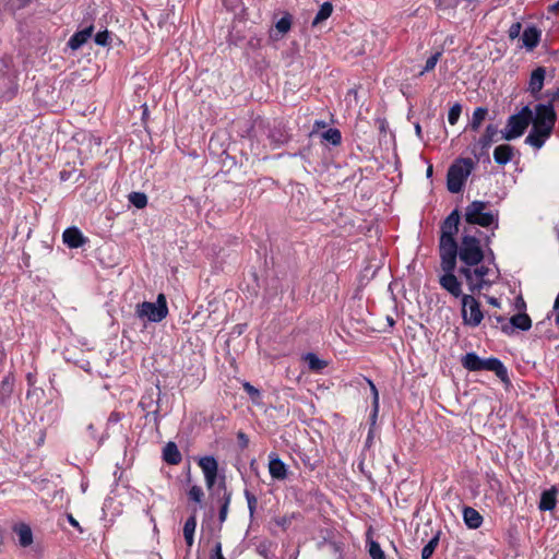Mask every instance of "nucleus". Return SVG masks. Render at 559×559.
Returning <instances> with one entry per match:
<instances>
[{
    "label": "nucleus",
    "mask_w": 559,
    "mask_h": 559,
    "mask_svg": "<svg viewBox=\"0 0 559 559\" xmlns=\"http://www.w3.org/2000/svg\"><path fill=\"white\" fill-rule=\"evenodd\" d=\"M62 239L69 248H80L86 242L83 234L76 227L67 228L62 234Z\"/></svg>",
    "instance_id": "nucleus-16"
},
{
    "label": "nucleus",
    "mask_w": 559,
    "mask_h": 559,
    "mask_svg": "<svg viewBox=\"0 0 559 559\" xmlns=\"http://www.w3.org/2000/svg\"><path fill=\"white\" fill-rule=\"evenodd\" d=\"M481 364H483V358L477 356L475 353H467L462 358L463 367L469 371L481 370Z\"/></svg>",
    "instance_id": "nucleus-25"
},
{
    "label": "nucleus",
    "mask_w": 559,
    "mask_h": 559,
    "mask_svg": "<svg viewBox=\"0 0 559 559\" xmlns=\"http://www.w3.org/2000/svg\"><path fill=\"white\" fill-rule=\"evenodd\" d=\"M460 215L455 210L443 222L440 237V255H450L457 253V243L455 235L459 230Z\"/></svg>",
    "instance_id": "nucleus-4"
},
{
    "label": "nucleus",
    "mask_w": 559,
    "mask_h": 559,
    "mask_svg": "<svg viewBox=\"0 0 559 559\" xmlns=\"http://www.w3.org/2000/svg\"><path fill=\"white\" fill-rule=\"evenodd\" d=\"M230 500H231L230 492H227L225 490L224 496H223V503L221 506L219 513H218V520L221 523L225 522L227 519Z\"/></svg>",
    "instance_id": "nucleus-33"
},
{
    "label": "nucleus",
    "mask_w": 559,
    "mask_h": 559,
    "mask_svg": "<svg viewBox=\"0 0 559 559\" xmlns=\"http://www.w3.org/2000/svg\"><path fill=\"white\" fill-rule=\"evenodd\" d=\"M431 176H432V166L429 165L427 168V177H431Z\"/></svg>",
    "instance_id": "nucleus-51"
},
{
    "label": "nucleus",
    "mask_w": 559,
    "mask_h": 559,
    "mask_svg": "<svg viewBox=\"0 0 559 559\" xmlns=\"http://www.w3.org/2000/svg\"><path fill=\"white\" fill-rule=\"evenodd\" d=\"M201 467L207 489H212L218 472V463L214 456H203L198 462Z\"/></svg>",
    "instance_id": "nucleus-12"
},
{
    "label": "nucleus",
    "mask_w": 559,
    "mask_h": 559,
    "mask_svg": "<svg viewBox=\"0 0 559 559\" xmlns=\"http://www.w3.org/2000/svg\"><path fill=\"white\" fill-rule=\"evenodd\" d=\"M555 321L559 325V312L557 313Z\"/></svg>",
    "instance_id": "nucleus-54"
},
{
    "label": "nucleus",
    "mask_w": 559,
    "mask_h": 559,
    "mask_svg": "<svg viewBox=\"0 0 559 559\" xmlns=\"http://www.w3.org/2000/svg\"><path fill=\"white\" fill-rule=\"evenodd\" d=\"M245 496H246V499H247V502H248L249 511H250L251 514H253L255 506H257V498L252 493H250L249 491H246Z\"/></svg>",
    "instance_id": "nucleus-45"
},
{
    "label": "nucleus",
    "mask_w": 559,
    "mask_h": 559,
    "mask_svg": "<svg viewBox=\"0 0 559 559\" xmlns=\"http://www.w3.org/2000/svg\"><path fill=\"white\" fill-rule=\"evenodd\" d=\"M368 552L372 559H384L383 550L374 540H368Z\"/></svg>",
    "instance_id": "nucleus-34"
},
{
    "label": "nucleus",
    "mask_w": 559,
    "mask_h": 559,
    "mask_svg": "<svg viewBox=\"0 0 559 559\" xmlns=\"http://www.w3.org/2000/svg\"><path fill=\"white\" fill-rule=\"evenodd\" d=\"M164 460L171 465H176L181 461V454L174 442H168L163 450Z\"/></svg>",
    "instance_id": "nucleus-24"
},
{
    "label": "nucleus",
    "mask_w": 559,
    "mask_h": 559,
    "mask_svg": "<svg viewBox=\"0 0 559 559\" xmlns=\"http://www.w3.org/2000/svg\"><path fill=\"white\" fill-rule=\"evenodd\" d=\"M441 55L442 53L440 51H437L432 56H430L427 59L426 64L424 69L420 71L419 75H424L426 72L432 71L436 68Z\"/></svg>",
    "instance_id": "nucleus-35"
},
{
    "label": "nucleus",
    "mask_w": 559,
    "mask_h": 559,
    "mask_svg": "<svg viewBox=\"0 0 559 559\" xmlns=\"http://www.w3.org/2000/svg\"><path fill=\"white\" fill-rule=\"evenodd\" d=\"M210 559H226L223 556L222 544L219 542L215 543L214 548L212 549V552L210 555Z\"/></svg>",
    "instance_id": "nucleus-43"
},
{
    "label": "nucleus",
    "mask_w": 559,
    "mask_h": 559,
    "mask_svg": "<svg viewBox=\"0 0 559 559\" xmlns=\"http://www.w3.org/2000/svg\"><path fill=\"white\" fill-rule=\"evenodd\" d=\"M463 519L469 528H478L483 523V518L479 512L471 507H465L463 510Z\"/></svg>",
    "instance_id": "nucleus-23"
},
{
    "label": "nucleus",
    "mask_w": 559,
    "mask_h": 559,
    "mask_svg": "<svg viewBox=\"0 0 559 559\" xmlns=\"http://www.w3.org/2000/svg\"><path fill=\"white\" fill-rule=\"evenodd\" d=\"M243 389L250 395L252 401L258 402V400L261 396V393H260V391L257 388L251 385L249 382H245L243 383Z\"/></svg>",
    "instance_id": "nucleus-42"
},
{
    "label": "nucleus",
    "mask_w": 559,
    "mask_h": 559,
    "mask_svg": "<svg viewBox=\"0 0 559 559\" xmlns=\"http://www.w3.org/2000/svg\"><path fill=\"white\" fill-rule=\"evenodd\" d=\"M68 521H69V523H70L73 527H75V528H78L80 532H82V528L80 527L79 522L73 518V515H72V514H68Z\"/></svg>",
    "instance_id": "nucleus-47"
},
{
    "label": "nucleus",
    "mask_w": 559,
    "mask_h": 559,
    "mask_svg": "<svg viewBox=\"0 0 559 559\" xmlns=\"http://www.w3.org/2000/svg\"><path fill=\"white\" fill-rule=\"evenodd\" d=\"M521 29H522V25L520 22H516V23H513L510 28H509V37L511 39H515L516 37H519L520 33H521Z\"/></svg>",
    "instance_id": "nucleus-44"
},
{
    "label": "nucleus",
    "mask_w": 559,
    "mask_h": 559,
    "mask_svg": "<svg viewBox=\"0 0 559 559\" xmlns=\"http://www.w3.org/2000/svg\"><path fill=\"white\" fill-rule=\"evenodd\" d=\"M532 121V109L524 106L518 114L512 115L502 130V139L511 141L520 138Z\"/></svg>",
    "instance_id": "nucleus-8"
},
{
    "label": "nucleus",
    "mask_w": 559,
    "mask_h": 559,
    "mask_svg": "<svg viewBox=\"0 0 559 559\" xmlns=\"http://www.w3.org/2000/svg\"><path fill=\"white\" fill-rule=\"evenodd\" d=\"M269 473L275 480H284L287 478L288 467L276 453H270L269 455Z\"/></svg>",
    "instance_id": "nucleus-13"
},
{
    "label": "nucleus",
    "mask_w": 559,
    "mask_h": 559,
    "mask_svg": "<svg viewBox=\"0 0 559 559\" xmlns=\"http://www.w3.org/2000/svg\"><path fill=\"white\" fill-rule=\"evenodd\" d=\"M129 202L136 209H143L147 204V197L143 192H131L129 194Z\"/></svg>",
    "instance_id": "nucleus-32"
},
{
    "label": "nucleus",
    "mask_w": 559,
    "mask_h": 559,
    "mask_svg": "<svg viewBox=\"0 0 559 559\" xmlns=\"http://www.w3.org/2000/svg\"><path fill=\"white\" fill-rule=\"evenodd\" d=\"M93 34V26H87L82 31L76 32L71 36V38L68 41V46L72 50H76L80 47H82L92 36Z\"/></svg>",
    "instance_id": "nucleus-17"
},
{
    "label": "nucleus",
    "mask_w": 559,
    "mask_h": 559,
    "mask_svg": "<svg viewBox=\"0 0 559 559\" xmlns=\"http://www.w3.org/2000/svg\"><path fill=\"white\" fill-rule=\"evenodd\" d=\"M197 527V516L195 514H192L189 516L183 525V536L186 539V543L189 547L193 545L194 542V532Z\"/></svg>",
    "instance_id": "nucleus-26"
},
{
    "label": "nucleus",
    "mask_w": 559,
    "mask_h": 559,
    "mask_svg": "<svg viewBox=\"0 0 559 559\" xmlns=\"http://www.w3.org/2000/svg\"><path fill=\"white\" fill-rule=\"evenodd\" d=\"M554 309H555V310H558V309H559V294L557 295V297H556V299H555Z\"/></svg>",
    "instance_id": "nucleus-50"
},
{
    "label": "nucleus",
    "mask_w": 559,
    "mask_h": 559,
    "mask_svg": "<svg viewBox=\"0 0 559 559\" xmlns=\"http://www.w3.org/2000/svg\"><path fill=\"white\" fill-rule=\"evenodd\" d=\"M513 157V147L509 144L498 145L493 151V159L499 165L508 164Z\"/></svg>",
    "instance_id": "nucleus-21"
},
{
    "label": "nucleus",
    "mask_w": 559,
    "mask_h": 559,
    "mask_svg": "<svg viewBox=\"0 0 559 559\" xmlns=\"http://www.w3.org/2000/svg\"><path fill=\"white\" fill-rule=\"evenodd\" d=\"M85 490H86V485L82 484V491L85 492Z\"/></svg>",
    "instance_id": "nucleus-55"
},
{
    "label": "nucleus",
    "mask_w": 559,
    "mask_h": 559,
    "mask_svg": "<svg viewBox=\"0 0 559 559\" xmlns=\"http://www.w3.org/2000/svg\"><path fill=\"white\" fill-rule=\"evenodd\" d=\"M290 26L292 21L288 15H285L282 19H280L275 25L276 29L282 34L287 33L290 29Z\"/></svg>",
    "instance_id": "nucleus-39"
},
{
    "label": "nucleus",
    "mask_w": 559,
    "mask_h": 559,
    "mask_svg": "<svg viewBox=\"0 0 559 559\" xmlns=\"http://www.w3.org/2000/svg\"><path fill=\"white\" fill-rule=\"evenodd\" d=\"M368 383L370 385L371 393H372L373 415L376 416L378 413V409H379V393H378V390H377L374 383L371 380H368Z\"/></svg>",
    "instance_id": "nucleus-41"
},
{
    "label": "nucleus",
    "mask_w": 559,
    "mask_h": 559,
    "mask_svg": "<svg viewBox=\"0 0 559 559\" xmlns=\"http://www.w3.org/2000/svg\"><path fill=\"white\" fill-rule=\"evenodd\" d=\"M511 328L508 325L503 326L504 332H509V329L516 328L521 331H527L532 326V320L526 313H518L510 319Z\"/></svg>",
    "instance_id": "nucleus-22"
},
{
    "label": "nucleus",
    "mask_w": 559,
    "mask_h": 559,
    "mask_svg": "<svg viewBox=\"0 0 559 559\" xmlns=\"http://www.w3.org/2000/svg\"><path fill=\"white\" fill-rule=\"evenodd\" d=\"M438 542H439L438 537H433L432 539H430L428 542V544H426L424 546V548L421 550V558L423 559H429L432 556V554H433V551H435V549H436V547L438 545Z\"/></svg>",
    "instance_id": "nucleus-36"
},
{
    "label": "nucleus",
    "mask_w": 559,
    "mask_h": 559,
    "mask_svg": "<svg viewBox=\"0 0 559 559\" xmlns=\"http://www.w3.org/2000/svg\"><path fill=\"white\" fill-rule=\"evenodd\" d=\"M545 78L546 69L544 67H538L531 73L527 91L536 99L539 98V93L543 90Z\"/></svg>",
    "instance_id": "nucleus-14"
},
{
    "label": "nucleus",
    "mask_w": 559,
    "mask_h": 559,
    "mask_svg": "<svg viewBox=\"0 0 559 559\" xmlns=\"http://www.w3.org/2000/svg\"><path fill=\"white\" fill-rule=\"evenodd\" d=\"M415 129H416V133L419 135L421 132L420 126L416 124Z\"/></svg>",
    "instance_id": "nucleus-52"
},
{
    "label": "nucleus",
    "mask_w": 559,
    "mask_h": 559,
    "mask_svg": "<svg viewBox=\"0 0 559 559\" xmlns=\"http://www.w3.org/2000/svg\"><path fill=\"white\" fill-rule=\"evenodd\" d=\"M474 168L469 158H459L449 168L447 175V187L452 193H459Z\"/></svg>",
    "instance_id": "nucleus-5"
},
{
    "label": "nucleus",
    "mask_w": 559,
    "mask_h": 559,
    "mask_svg": "<svg viewBox=\"0 0 559 559\" xmlns=\"http://www.w3.org/2000/svg\"><path fill=\"white\" fill-rule=\"evenodd\" d=\"M16 92V71L11 60L0 59V102L10 100Z\"/></svg>",
    "instance_id": "nucleus-9"
},
{
    "label": "nucleus",
    "mask_w": 559,
    "mask_h": 559,
    "mask_svg": "<svg viewBox=\"0 0 559 559\" xmlns=\"http://www.w3.org/2000/svg\"><path fill=\"white\" fill-rule=\"evenodd\" d=\"M441 269L443 274L439 278V284L453 297H462V285L454 275L456 266V254L440 255Z\"/></svg>",
    "instance_id": "nucleus-6"
},
{
    "label": "nucleus",
    "mask_w": 559,
    "mask_h": 559,
    "mask_svg": "<svg viewBox=\"0 0 559 559\" xmlns=\"http://www.w3.org/2000/svg\"><path fill=\"white\" fill-rule=\"evenodd\" d=\"M498 133V129L493 124H489L486 128L484 135L479 139L478 143L483 150L488 148L495 141V136Z\"/></svg>",
    "instance_id": "nucleus-27"
},
{
    "label": "nucleus",
    "mask_w": 559,
    "mask_h": 559,
    "mask_svg": "<svg viewBox=\"0 0 559 559\" xmlns=\"http://www.w3.org/2000/svg\"><path fill=\"white\" fill-rule=\"evenodd\" d=\"M459 272L465 278L472 293L488 288L499 277V271L495 264L485 265L481 262L475 265L460 266Z\"/></svg>",
    "instance_id": "nucleus-2"
},
{
    "label": "nucleus",
    "mask_w": 559,
    "mask_h": 559,
    "mask_svg": "<svg viewBox=\"0 0 559 559\" xmlns=\"http://www.w3.org/2000/svg\"><path fill=\"white\" fill-rule=\"evenodd\" d=\"M557 9H559V3L551 5V10H557Z\"/></svg>",
    "instance_id": "nucleus-53"
},
{
    "label": "nucleus",
    "mask_w": 559,
    "mask_h": 559,
    "mask_svg": "<svg viewBox=\"0 0 559 559\" xmlns=\"http://www.w3.org/2000/svg\"><path fill=\"white\" fill-rule=\"evenodd\" d=\"M481 370L493 371L503 383H510L507 368L497 358L483 359Z\"/></svg>",
    "instance_id": "nucleus-15"
},
{
    "label": "nucleus",
    "mask_w": 559,
    "mask_h": 559,
    "mask_svg": "<svg viewBox=\"0 0 559 559\" xmlns=\"http://www.w3.org/2000/svg\"><path fill=\"white\" fill-rule=\"evenodd\" d=\"M461 112H462L461 105L460 104L453 105L450 108L449 112H448V121H449V123L454 126L457 122V120H459V118L461 116Z\"/></svg>",
    "instance_id": "nucleus-37"
},
{
    "label": "nucleus",
    "mask_w": 559,
    "mask_h": 559,
    "mask_svg": "<svg viewBox=\"0 0 559 559\" xmlns=\"http://www.w3.org/2000/svg\"><path fill=\"white\" fill-rule=\"evenodd\" d=\"M487 301H488V304H490L493 307H497V308L500 307V301L496 297H488Z\"/></svg>",
    "instance_id": "nucleus-49"
},
{
    "label": "nucleus",
    "mask_w": 559,
    "mask_h": 559,
    "mask_svg": "<svg viewBox=\"0 0 559 559\" xmlns=\"http://www.w3.org/2000/svg\"><path fill=\"white\" fill-rule=\"evenodd\" d=\"M14 533L17 536L19 545L22 547H27L33 543V533L28 525L24 523H19L14 526Z\"/></svg>",
    "instance_id": "nucleus-18"
},
{
    "label": "nucleus",
    "mask_w": 559,
    "mask_h": 559,
    "mask_svg": "<svg viewBox=\"0 0 559 559\" xmlns=\"http://www.w3.org/2000/svg\"><path fill=\"white\" fill-rule=\"evenodd\" d=\"M237 437H238V440L240 441V444L242 448L248 447L249 439L243 432H241V431L238 432Z\"/></svg>",
    "instance_id": "nucleus-46"
},
{
    "label": "nucleus",
    "mask_w": 559,
    "mask_h": 559,
    "mask_svg": "<svg viewBox=\"0 0 559 559\" xmlns=\"http://www.w3.org/2000/svg\"><path fill=\"white\" fill-rule=\"evenodd\" d=\"M497 321L498 322H501L502 321V318L501 317H496Z\"/></svg>",
    "instance_id": "nucleus-56"
},
{
    "label": "nucleus",
    "mask_w": 559,
    "mask_h": 559,
    "mask_svg": "<svg viewBox=\"0 0 559 559\" xmlns=\"http://www.w3.org/2000/svg\"><path fill=\"white\" fill-rule=\"evenodd\" d=\"M88 428L91 429V431H94L93 425H90Z\"/></svg>",
    "instance_id": "nucleus-57"
},
{
    "label": "nucleus",
    "mask_w": 559,
    "mask_h": 559,
    "mask_svg": "<svg viewBox=\"0 0 559 559\" xmlns=\"http://www.w3.org/2000/svg\"><path fill=\"white\" fill-rule=\"evenodd\" d=\"M305 360L307 361L309 368L313 371H320L326 367V362L312 353L306 354Z\"/></svg>",
    "instance_id": "nucleus-30"
},
{
    "label": "nucleus",
    "mask_w": 559,
    "mask_h": 559,
    "mask_svg": "<svg viewBox=\"0 0 559 559\" xmlns=\"http://www.w3.org/2000/svg\"><path fill=\"white\" fill-rule=\"evenodd\" d=\"M322 139L332 145H338L342 141V135L338 129L330 128L322 133Z\"/></svg>",
    "instance_id": "nucleus-31"
},
{
    "label": "nucleus",
    "mask_w": 559,
    "mask_h": 559,
    "mask_svg": "<svg viewBox=\"0 0 559 559\" xmlns=\"http://www.w3.org/2000/svg\"><path fill=\"white\" fill-rule=\"evenodd\" d=\"M110 33L108 31L98 32L95 35V43L99 46H107L109 44Z\"/></svg>",
    "instance_id": "nucleus-40"
},
{
    "label": "nucleus",
    "mask_w": 559,
    "mask_h": 559,
    "mask_svg": "<svg viewBox=\"0 0 559 559\" xmlns=\"http://www.w3.org/2000/svg\"><path fill=\"white\" fill-rule=\"evenodd\" d=\"M556 111L552 104H538L532 110V130L526 136V143L539 150L550 136L556 122Z\"/></svg>",
    "instance_id": "nucleus-1"
},
{
    "label": "nucleus",
    "mask_w": 559,
    "mask_h": 559,
    "mask_svg": "<svg viewBox=\"0 0 559 559\" xmlns=\"http://www.w3.org/2000/svg\"><path fill=\"white\" fill-rule=\"evenodd\" d=\"M487 203L483 201L472 202L465 210V221L472 225L488 227L492 224L497 227V215L486 211Z\"/></svg>",
    "instance_id": "nucleus-10"
},
{
    "label": "nucleus",
    "mask_w": 559,
    "mask_h": 559,
    "mask_svg": "<svg viewBox=\"0 0 559 559\" xmlns=\"http://www.w3.org/2000/svg\"><path fill=\"white\" fill-rule=\"evenodd\" d=\"M462 319L465 325L472 328L478 326L484 319L480 304L471 295L462 296Z\"/></svg>",
    "instance_id": "nucleus-11"
},
{
    "label": "nucleus",
    "mask_w": 559,
    "mask_h": 559,
    "mask_svg": "<svg viewBox=\"0 0 559 559\" xmlns=\"http://www.w3.org/2000/svg\"><path fill=\"white\" fill-rule=\"evenodd\" d=\"M540 40V32L535 26L526 27L522 34L523 45L533 50Z\"/></svg>",
    "instance_id": "nucleus-19"
},
{
    "label": "nucleus",
    "mask_w": 559,
    "mask_h": 559,
    "mask_svg": "<svg viewBox=\"0 0 559 559\" xmlns=\"http://www.w3.org/2000/svg\"><path fill=\"white\" fill-rule=\"evenodd\" d=\"M88 428L91 429V431H94L93 425H90Z\"/></svg>",
    "instance_id": "nucleus-58"
},
{
    "label": "nucleus",
    "mask_w": 559,
    "mask_h": 559,
    "mask_svg": "<svg viewBox=\"0 0 559 559\" xmlns=\"http://www.w3.org/2000/svg\"><path fill=\"white\" fill-rule=\"evenodd\" d=\"M484 250L480 245V240L465 230L461 238L460 245H457L456 259L459 258L462 265H475L484 260Z\"/></svg>",
    "instance_id": "nucleus-3"
},
{
    "label": "nucleus",
    "mask_w": 559,
    "mask_h": 559,
    "mask_svg": "<svg viewBox=\"0 0 559 559\" xmlns=\"http://www.w3.org/2000/svg\"><path fill=\"white\" fill-rule=\"evenodd\" d=\"M550 98V102L549 104H552V102L559 99V88H557L556 91H554L552 93H548L547 94Z\"/></svg>",
    "instance_id": "nucleus-48"
},
{
    "label": "nucleus",
    "mask_w": 559,
    "mask_h": 559,
    "mask_svg": "<svg viewBox=\"0 0 559 559\" xmlns=\"http://www.w3.org/2000/svg\"><path fill=\"white\" fill-rule=\"evenodd\" d=\"M332 12H333L332 3L331 2H324L320 7L317 15L314 16V19L312 21V26H317L320 23H322L323 21L328 20L331 16Z\"/></svg>",
    "instance_id": "nucleus-28"
},
{
    "label": "nucleus",
    "mask_w": 559,
    "mask_h": 559,
    "mask_svg": "<svg viewBox=\"0 0 559 559\" xmlns=\"http://www.w3.org/2000/svg\"><path fill=\"white\" fill-rule=\"evenodd\" d=\"M557 504V489L555 487L545 490L540 496L538 508L542 511H551Z\"/></svg>",
    "instance_id": "nucleus-20"
},
{
    "label": "nucleus",
    "mask_w": 559,
    "mask_h": 559,
    "mask_svg": "<svg viewBox=\"0 0 559 559\" xmlns=\"http://www.w3.org/2000/svg\"><path fill=\"white\" fill-rule=\"evenodd\" d=\"M488 110L484 107H478L474 110L471 121V128L473 130H478L481 126L483 121L486 119Z\"/></svg>",
    "instance_id": "nucleus-29"
},
{
    "label": "nucleus",
    "mask_w": 559,
    "mask_h": 559,
    "mask_svg": "<svg viewBox=\"0 0 559 559\" xmlns=\"http://www.w3.org/2000/svg\"><path fill=\"white\" fill-rule=\"evenodd\" d=\"M135 314L141 320L160 322L168 314V307L164 294H159L155 302L143 301L135 308Z\"/></svg>",
    "instance_id": "nucleus-7"
},
{
    "label": "nucleus",
    "mask_w": 559,
    "mask_h": 559,
    "mask_svg": "<svg viewBox=\"0 0 559 559\" xmlns=\"http://www.w3.org/2000/svg\"><path fill=\"white\" fill-rule=\"evenodd\" d=\"M189 499L200 503L202 501V498L204 496V492L200 486H192L188 492Z\"/></svg>",
    "instance_id": "nucleus-38"
}]
</instances>
